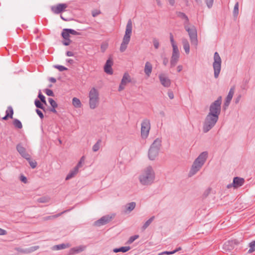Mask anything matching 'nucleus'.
I'll return each mask as SVG.
<instances>
[{
	"label": "nucleus",
	"instance_id": "62",
	"mask_svg": "<svg viewBox=\"0 0 255 255\" xmlns=\"http://www.w3.org/2000/svg\"><path fill=\"white\" fill-rule=\"evenodd\" d=\"M168 1L170 5H173L175 3V0H168Z\"/></svg>",
	"mask_w": 255,
	"mask_h": 255
},
{
	"label": "nucleus",
	"instance_id": "46",
	"mask_svg": "<svg viewBox=\"0 0 255 255\" xmlns=\"http://www.w3.org/2000/svg\"><path fill=\"white\" fill-rule=\"evenodd\" d=\"M65 30L68 31L70 34H72L73 35H77L80 34V33L78 32H77L73 29H72L65 28Z\"/></svg>",
	"mask_w": 255,
	"mask_h": 255
},
{
	"label": "nucleus",
	"instance_id": "2",
	"mask_svg": "<svg viewBox=\"0 0 255 255\" xmlns=\"http://www.w3.org/2000/svg\"><path fill=\"white\" fill-rule=\"evenodd\" d=\"M162 147V141L160 138L155 139L150 145L147 152V157L151 161L155 160L159 155Z\"/></svg>",
	"mask_w": 255,
	"mask_h": 255
},
{
	"label": "nucleus",
	"instance_id": "12",
	"mask_svg": "<svg viewBox=\"0 0 255 255\" xmlns=\"http://www.w3.org/2000/svg\"><path fill=\"white\" fill-rule=\"evenodd\" d=\"M245 182V180L243 178L236 177L233 179V183L229 184L227 185L228 189L233 188L234 189H237L242 186Z\"/></svg>",
	"mask_w": 255,
	"mask_h": 255
},
{
	"label": "nucleus",
	"instance_id": "47",
	"mask_svg": "<svg viewBox=\"0 0 255 255\" xmlns=\"http://www.w3.org/2000/svg\"><path fill=\"white\" fill-rule=\"evenodd\" d=\"M38 97L40 99L41 102H42L43 103H44L45 104H46V101L45 99V97L41 93H39Z\"/></svg>",
	"mask_w": 255,
	"mask_h": 255
},
{
	"label": "nucleus",
	"instance_id": "41",
	"mask_svg": "<svg viewBox=\"0 0 255 255\" xmlns=\"http://www.w3.org/2000/svg\"><path fill=\"white\" fill-rule=\"evenodd\" d=\"M212 190V188L210 187H208L207 188L203 193V196L205 197H207L211 193Z\"/></svg>",
	"mask_w": 255,
	"mask_h": 255
},
{
	"label": "nucleus",
	"instance_id": "52",
	"mask_svg": "<svg viewBox=\"0 0 255 255\" xmlns=\"http://www.w3.org/2000/svg\"><path fill=\"white\" fill-rule=\"evenodd\" d=\"M7 234L6 230L0 228V236H5Z\"/></svg>",
	"mask_w": 255,
	"mask_h": 255
},
{
	"label": "nucleus",
	"instance_id": "27",
	"mask_svg": "<svg viewBox=\"0 0 255 255\" xmlns=\"http://www.w3.org/2000/svg\"><path fill=\"white\" fill-rule=\"evenodd\" d=\"M130 247L128 246L126 247H122L120 248H116L114 249L113 250V252L114 253H118V252H123V253H126L128 251L130 250Z\"/></svg>",
	"mask_w": 255,
	"mask_h": 255
},
{
	"label": "nucleus",
	"instance_id": "63",
	"mask_svg": "<svg viewBox=\"0 0 255 255\" xmlns=\"http://www.w3.org/2000/svg\"><path fill=\"white\" fill-rule=\"evenodd\" d=\"M50 111L53 112V113H56V111L55 110V108H52L51 110H50Z\"/></svg>",
	"mask_w": 255,
	"mask_h": 255
},
{
	"label": "nucleus",
	"instance_id": "5",
	"mask_svg": "<svg viewBox=\"0 0 255 255\" xmlns=\"http://www.w3.org/2000/svg\"><path fill=\"white\" fill-rule=\"evenodd\" d=\"M184 28L187 31L191 44L196 47L198 45L197 33L195 26L189 23L184 24Z\"/></svg>",
	"mask_w": 255,
	"mask_h": 255
},
{
	"label": "nucleus",
	"instance_id": "33",
	"mask_svg": "<svg viewBox=\"0 0 255 255\" xmlns=\"http://www.w3.org/2000/svg\"><path fill=\"white\" fill-rule=\"evenodd\" d=\"M26 160L28 161L30 166L32 168H35L36 167V166H37V162L35 160H32L31 159L30 155L29 156V159H26Z\"/></svg>",
	"mask_w": 255,
	"mask_h": 255
},
{
	"label": "nucleus",
	"instance_id": "3",
	"mask_svg": "<svg viewBox=\"0 0 255 255\" xmlns=\"http://www.w3.org/2000/svg\"><path fill=\"white\" fill-rule=\"evenodd\" d=\"M132 32V21L131 19H129L128 21L125 35L123 37L122 42L120 46V51L122 52H124L128 46V45L130 41V36Z\"/></svg>",
	"mask_w": 255,
	"mask_h": 255
},
{
	"label": "nucleus",
	"instance_id": "50",
	"mask_svg": "<svg viewBox=\"0 0 255 255\" xmlns=\"http://www.w3.org/2000/svg\"><path fill=\"white\" fill-rule=\"evenodd\" d=\"M45 92L49 96H54V93L51 90L46 89Z\"/></svg>",
	"mask_w": 255,
	"mask_h": 255
},
{
	"label": "nucleus",
	"instance_id": "10",
	"mask_svg": "<svg viewBox=\"0 0 255 255\" xmlns=\"http://www.w3.org/2000/svg\"><path fill=\"white\" fill-rule=\"evenodd\" d=\"M114 217V214L104 216L100 219L95 222L94 225L97 227L105 225L111 222Z\"/></svg>",
	"mask_w": 255,
	"mask_h": 255
},
{
	"label": "nucleus",
	"instance_id": "14",
	"mask_svg": "<svg viewBox=\"0 0 255 255\" xmlns=\"http://www.w3.org/2000/svg\"><path fill=\"white\" fill-rule=\"evenodd\" d=\"M67 7L66 3H59L56 5L52 6L51 8L52 11L55 14H59L65 10Z\"/></svg>",
	"mask_w": 255,
	"mask_h": 255
},
{
	"label": "nucleus",
	"instance_id": "22",
	"mask_svg": "<svg viewBox=\"0 0 255 255\" xmlns=\"http://www.w3.org/2000/svg\"><path fill=\"white\" fill-rule=\"evenodd\" d=\"M79 169L77 167H76V166L73 169H72L70 172L69 173L67 174L66 177V180H69L70 179L74 177L77 174V173L79 172Z\"/></svg>",
	"mask_w": 255,
	"mask_h": 255
},
{
	"label": "nucleus",
	"instance_id": "29",
	"mask_svg": "<svg viewBox=\"0 0 255 255\" xmlns=\"http://www.w3.org/2000/svg\"><path fill=\"white\" fill-rule=\"evenodd\" d=\"M50 197L48 196L41 197L37 199V201L41 203H46L50 201Z\"/></svg>",
	"mask_w": 255,
	"mask_h": 255
},
{
	"label": "nucleus",
	"instance_id": "49",
	"mask_svg": "<svg viewBox=\"0 0 255 255\" xmlns=\"http://www.w3.org/2000/svg\"><path fill=\"white\" fill-rule=\"evenodd\" d=\"M206 4L209 8L212 6L214 0H205Z\"/></svg>",
	"mask_w": 255,
	"mask_h": 255
},
{
	"label": "nucleus",
	"instance_id": "37",
	"mask_svg": "<svg viewBox=\"0 0 255 255\" xmlns=\"http://www.w3.org/2000/svg\"><path fill=\"white\" fill-rule=\"evenodd\" d=\"M179 16L182 18L183 19L185 20L184 24L185 23H189V19L188 18V17L183 13H180L179 14Z\"/></svg>",
	"mask_w": 255,
	"mask_h": 255
},
{
	"label": "nucleus",
	"instance_id": "8",
	"mask_svg": "<svg viewBox=\"0 0 255 255\" xmlns=\"http://www.w3.org/2000/svg\"><path fill=\"white\" fill-rule=\"evenodd\" d=\"M221 58L219 53L217 52H216L214 55V62L213 64L214 71V77L215 78H217L218 77L221 71Z\"/></svg>",
	"mask_w": 255,
	"mask_h": 255
},
{
	"label": "nucleus",
	"instance_id": "53",
	"mask_svg": "<svg viewBox=\"0 0 255 255\" xmlns=\"http://www.w3.org/2000/svg\"><path fill=\"white\" fill-rule=\"evenodd\" d=\"M62 214V213H59V214H58L55 215H53V216H49V217H48L46 218V219H47V220H51V219H55V218H57V217H58L59 216H60Z\"/></svg>",
	"mask_w": 255,
	"mask_h": 255
},
{
	"label": "nucleus",
	"instance_id": "24",
	"mask_svg": "<svg viewBox=\"0 0 255 255\" xmlns=\"http://www.w3.org/2000/svg\"><path fill=\"white\" fill-rule=\"evenodd\" d=\"M182 43L185 53L187 54H188L190 52V45L188 40L187 39L183 38L182 40Z\"/></svg>",
	"mask_w": 255,
	"mask_h": 255
},
{
	"label": "nucleus",
	"instance_id": "20",
	"mask_svg": "<svg viewBox=\"0 0 255 255\" xmlns=\"http://www.w3.org/2000/svg\"><path fill=\"white\" fill-rule=\"evenodd\" d=\"M234 92H235V87H233L230 89V91L228 93V95L226 98V101L225 102L224 106L225 107H227L229 105L230 102L233 97Z\"/></svg>",
	"mask_w": 255,
	"mask_h": 255
},
{
	"label": "nucleus",
	"instance_id": "15",
	"mask_svg": "<svg viewBox=\"0 0 255 255\" xmlns=\"http://www.w3.org/2000/svg\"><path fill=\"white\" fill-rule=\"evenodd\" d=\"M16 150L23 158L25 159H29L30 154L26 151L25 148L21 143H19L16 145Z\"/></svg>",
	"mask_w": 255,
	"mask_h": 255
},
{
	"label": "nucleus",
	"instance_id": "44",
	"mask_svg": "<svg viewBox=\"0 0 255 255\" xmlns=\"http://www.w3.org/2000/svg\"><path fill=\"white\" fill-rule=\"evenodd\" d=\"M34 103H35V106H36V107L37 108H40V109H42L43 108L42 104H41V103L38 100L36 99Z\"/></svg>",
	"mask_w": 255,
	"mask_h": 255
},
{
	"label": "nucleus",
	"instance_id": "38",
	"mask_svg": "<svg viewBox=\"0 0 255 255\" xmlns=\"http://www.w3.org/2000/svg\"><path fill=\"white\" fill-rule=\"evenodd\" d=\"M138 238V235H134L133 236L130 237L128 240V241L127 243L128 244H130L132 243H133L136 239H137Z\"/></svg>",
	"mask_w": 255,
	"mask_h": 255
},
{
	"label": "nucleus",
	"instance_id": "31",
	"mask_svg": "<svg viewBox=\"0 0 255 255\" xmlns=\"http://www.w3.org/2000/svg\"><path fill=\"white\" fill-rule=\"evenodd\" d=\"M170 40L173 49H175V48H176V49H178L177 45L176 44V43L174 40L173 36L172 34H170Z\"/></svg>",
	"mask_w": 255,
	"mask_h": 255
},
{
	"label": "nucleus",
	"instance_id": "11",
	"mask_svg": "<svg viewBox=\"0 0 255 255\" xmlns=\"http://www.w3.org/2000/svg\"><path fill=\"white\" fill-rule=\"evenodd\" d=\"M218 118V116L208 113L205 120V126L207 128L214 127L217 122Z\"/></svg>",
	"mask_w": 255,
	"mask_h": 255
},
{
	"label": "nucleus",
	"instance_id": "26",
	"mask_svg": "<svg viewBox=\"0 0 255 255\" xmlns=\"http://www.w3.org/2000/svg\"><path fill=\"white\" fill-rule=\"evenodd\" d=\"M71 246L69 244H62L58 245H55L52 247L53 250H60L69 248Z\"/></svg>",
	"mask_w": 255,
	"mask_h": 255
},
{
	"label": "nucleus",
	"instance_id": "23",
	"mask_svg": "<svg viewBox=\"0 0 255 255\" xmlns=\"http://www.w3.org/2000/svg\"><path fill=\"white\" fill-rule=\"evenodd\" d=\"M6 115L2 118L3 120H6L8 118H12L13 114V110L11 107L9 106L7 108L6 110Z\"/></svg>",
	"mask_w": 255,
	"mask_h": 255
},
{
	"label": "nucleus",
	"instance_id": "25",
	"mask_svg": "<svg viewBox=\"0 0 255 255\" xmlns=\"http://www.w3.org/2000/svg\"><path fill=\"white\" fill-rule=\"evenodd\" d=\"M152 69V66L150 63L149 62H147L145 64L144 67V72L147 77L150 76V73H151Z\"/></svg>",
	"mask_w": 255,
	"mask_h": 255
},
{
	"label": "nucleus",
	"instance_id": "16",
	"mask_svg": "<svg viewBox=\"0 0 255 255\" xmlns=\"http://www.w3.org/2000/svg\"><path fill=\"white\" fill-rule=\"evenodd\" d=\"M179 58V51L178 49H173L172 54L170 60V65L171 67H174L176 64Z\"/></svg>",
	"mask_w": 255,
	"mask_h": 255
},
{
	"label": "nucleus",
	"instance_id": "34",
	"mask_svg": "<svg viewBox=\"0 0 255 255\" xmlns=\"http://www.w3.org/2000/svg\"><path fill=\"white\" fill-rule=\"evenodd\" d=\"M62 36L64 39H70V33L68 31L65 30V29L63 30Z\"/></svg>",
	"mask_w": 255,
	"mask_h": 255
},
{
	"label": "nucleus",
	"instance_id": "35",
	"mask_svg": "<svg viewBox=\"0 0 255 255\" xmlns=\"http://www.w3.org/2000/svg\"><path fill=\"white\" fill-rule=\"evenodd\" d=\"M239 13V2H237L235 4L233 10V14L234 16L236 17L238 15Z\"/></svg>",
	"mask_w": 255,
	"mask_h": 255
},
{
	"label": "nucleus",
	"instance_id": "36",
	"mask_svg": "<svg viewBox=\"0 0 255 255\" xmlns=\"http://www.w3.org/2000/svg\"><path fill=\"white\" fill-rule=\"evenodd\" d=\"M250 249L249 250V252L250 253H253L255 251V240L254 241H252L250 243Z\"/></svg>",
	"mask_w": 255,
	"mask_h": 255
},
{
	"label": "nucleus",
	"instance_id": "28",
	"mask_svg": "<svg viewBox=\"0 0 255 255\" xmlns=\"http://www.w3.org/2000/svg\"><path fill=\"white\" fill-rule=\"evenodd\" d=\"M72 104L75 108H80L82 106V104L80 100L76 97L73 98Z\"/></svg>",
	"mask_w": 255,
	"mask_h": 255
},
{
	"label": "nucleus",
	"instance_id": "56",
	"mask_svg": "<svg viewBox=\"0 0 255 255\" xmlns=\"http://www.w3.org/2000/svg\"><path fill=\"white\" fill-rule=\"evenodd\" d=\"M177 252L176 250H175L173 252H164L163 253L164 254H166V255H171V254H174L175 253H176Z\"/></svg>",
	"mask_w": 255,
	"mask_h": 255
},
{
	"label": "nucleus",
	"instance_id": "51",
	"mask_svg": "<svg viewBox=\"0 0 255 255\" xmlns=\"http://www.w3.org/2000/svg\"><path fill=\"white\" fill-rule=\"evenodd\" d=\"M153 45H154V47H155V48H156V49L158 48L159 43L157 39H153Z\"/></svg>",
	"mask_w": 255,
	"mask_h": 255
},
{
	"label": "nucleus",
	"instance_id": "39",
	"mask_svg": "<svg viewBox=\"0 0 255 255\" xmlns=\"http://www.w3.org/2000/svg\"><path fill=\"white\" fill-rule=\"evenodd\" d=\"M85 160V157L82 156L79 162L78 163L77 165L76 166V167H77L78 169L81 168L82 166L83 163L84 162Z\"/></svg>",
	"mask_w": 255,
	"mask_h": 255
},
{
	"label": "nucleus",
	"instance_id": "21",
	"mask_svg": "<svg viewBox=\"0 0 255 255\" xmlns=\"http://www.w3.org/2000/svg\"><path fill=\"white\" fill-rule=\"evenodd\" d=\"M135 207V202H132L128 203L124 206L123 213L124 214H128L134 209Z\"/></svg>",
	"mask_w": 255,
	"mask_h": 255
},
{
	"label": "nucleus",
	"instance_id": "40",
	"mask_svg": "<svg viewBox=\"0 0 255 255\" xmlns=\"http://www.w3.org/2000/svg\"><path fill=\"white\" fill-rule=\"evenodd\" d=\"M48 101L52 108H56L57 107L56 102L53 99L49 98Z\"/></svg>",
	"mask_w": 255,
	"mask_h": 255
},
{
	"label": "nucleus",
	"instance_id": "43",
	"mask_svg": "<svg viewBox=\"0 0 255 255\" xmlns=\"http://www.w3.org/2000/svg\"><path fill=\"white\" fill-rule=\"evenodd\" d=\"M154 219V217L152 216L149 220H148L144 223V228L147 227L151 224V223L153 221Z\"/></svg>",
	"mask_w": 255,
	"mask_h": 255
},
{
	"label": "nucleus",
	"instance_id": "64",
	"mask_svg": "<svg viewBox=\"0 0 255 255\" xmlns=\"http://www.w3.org/2000/svg\"><path fill=\"white\" fill-rule=\"evenodd\" d=\"M209 131V128H204L203 132L206 133Z\"/></svg>",
	"mask_w": 255,
	"mask_h": 255
},
{
	"label": "nucleus",
	"instance_id": "48",
	"mask_svg": "<svg viewBox=\"0 0 255 255\" xmlns=\"http://www.w3.org/2000/svg\"><path fill=\"white\" fill-rule=\"evenodd\" d=\"M19 179L22 182H23L25 184L27 183V178L25 176H24L23 175H21L20 176Z\"/></svg>",
	"mask_w": 255,
	"mask_h": 255
},
{
	"label": "nucleus",
	"instance_id": "17",
	"mask_svg": "<svg viewBox=\"0 0 255 255\" xmlns=\"http://www.w3.org/2000/svg\"><path fill=\"white\" fill-rule=\"evenodd\" d=\"M159 78L161 84L165 87H169L171 85V81L164 74H160Z\"/></svg>",
	"mask_w": 255,
	"mask_h": 255
},
{
	"label": "nucleus",
	"instance_id": "13",
	"mask_svg": "<svg viewBox=\"0 0 255 255\" xmlns=\"http://www.w3.org/2000/svg\"><path fill=\"white\" fill-rule=\"evenodd\" d=\"M130 82L131 79L130 76L128 73H125L124 74L121 84L119 86L118 89L119 91H122L123 90L127 84L130 83Z\"/></svg>",
	"mask_w": 255,
	"mask_h": 255
},
{
	"label": "nucleus",
	"instance_id": "18",
	"mask_svg": "<svg viewBox=\"0 0 255 255\" xmlns=\"http://www.w3.org/2000/svg\"><path fill=\"white\" fill-rule=\"evenodd\" d=\"M86 249V246L84 245H80L79 246L71 248L69 251V254L70 255H75L77 254H79L84 251H85Z\"/></svg>",
	"mask_w": 255,
	"mask_h": 255
},
{
	"label": "nucleus",
	"instance_id": "59",
	"mask_svg": "<svg viewBox=\"0 0 255 255\" xmlns=\"http://www.w3.org/2000/svg\"><path fill=\"white\" fill-rule=\"evenodd\" d=\"M183 69L182 65H178L177 67V70L178 72H180Z\"/></svg>",
	"mask_w": 255,
	"mask_h": 255
},
{
	"label": "nucleus",
	"instance_id": "6",
	"mask_svg": "<svg viewBox=\"0 0 255 255\" xmlns=\"http://www.w3.org/2000/svg\"><path fill=\"white\" fill-rule=\"evenodd\" d=\"M155 172L151 166H148L144 170V185H151L154 181Z\"/></svg>",
	"mask_w": 255,
	"mask_h": 255
},
{
	"label": "nucleus",
	"instance_id": "58",
	"mask_svg": "<svg viewBox=\"0 0 255 255\" xmlns=\"http://www.w3.org/2000/svg\"><path fill=\"white\" fill-rule=\"evenodd\" d=\"M168 97L170 99H172L174 98L173 93L172 92H169L168 93Z\"/></svg>",
	"mask_w": 255,
	"mask_h": 255
},
{
	"label": "nucleus",
	"instance_id": "45",
	"mask_svg": "<svg viewBox=\"0 0 255 255\" xmlns=\"http://www.w3.org/2000/svg\"><path fill=\"white\" fill-rule=\"evenodd\" d=\"M54 67L57 69H58L60 71H63L65 70H67V68L61 65H55Z\"/></svg>",
	"mask_w": 255,
	"mask_h": 255
},
{
	"label": "nucleus",
	"instance_id": "19",
	"mask_svg": "<svg viewBox=\"0 0 255 255\" xmlns=\"http://www.w3.org/2000/svg\"><path fill=\"white\" fill-rule=\"evenodd\" d=\"M113 61L109 59L107 60L106 63L104 66V71L105 72L108 74L112 75L113 74V70L112 68V66L113 65Z\"/></svg>",
	"mask_w": 255,
	"mask_h": 255
},
{
	"label": "nucleus",
	"instance_id": "61",
	"mask_svg": "<svg viewBox=\"0 0 255 255\" xmlns=\"http://www.w3.org/2000/svg\"><path fill=\"white\" fill-rule=\"evenodd\" d=\"M49 81L52 82V83H55L56 82V80L55 78H53V77H51L50 79H49Z\"/></svg>",
	"mask_w": 255,
	"mask_h": 255
},
{
	"label": "nucleus",
	"instance_id": "1",
	"mask_svg": "<svg viewBox=\"0 0 255 255\" xmlns=\"http://www.w3.org/2000/svg\"><path fill=\"white\" fill-rule=\"evenodd\" d=\"M208 157V151L201 152L193 161L189 171L188 176L191 177L199 172L206 162Z\"/></svg>",
	"mask_w": 255,
	"mask_h": 255
},
{
	"label": "nucleus",
	"instance_id": "42",
	"mask_svg": "<svg viewBox=\"0 0 255 255\" xmlns=\"http://www.w3.org/2000/svg\"><path fill=\"white\" fill-rule=\"evenodd\" d=\"M108 47V44L107 42L102 43L101 45V49L102 52H104L107 49Z\"/></svg>",
	"mask_w": 255,
	"mask_h": 255
},
{
	"label": "nucleus",
	"instance_id": "55",
	"mask_svg": "<svg viewBox=\"0 0 255 255\" xmlns=\"http://www.w3.org/2000/svg\"><path fill=\"white\" fill-rule=\"evenodd\" d=\"M36 111L37 114L40 117L41 119L43 118V114L41 111L37 109Z\"/></svg>",
	"mask_w": 255,
	"mask_h": 255
},
{
	"label": "nucleus",
	"instance_id": "32",
	"mask_svg": "<svg viewBox=\"0 0 255 255\" xmlns=\"http://www.w3.org/2000/svg\"><path fill=\"white\" fill-rule=\"evenodd\" d=\"M13 125L15 128H22V124L20 121L17 119H14L13 121Z\"/></svg>",
	"mask_w": 255,
	"mask_h": 255
},
{
	"label": "nucleus",
	"instance_id": "60",
	"mask_svg": "<svg viewBox=\"0 0 255 255\" xmlns=\"http://www.w3.org/2000/svg\"><path fill=\"white\" fill-rule=\"evenodd\" d=\"M66 55L68 56H73L74 55L73 53L71 51H67L66 52Z\"/></svg>",
	"mask_w": 255,
	"mask_h": 255
},
{
	"label": "nucleus",
	"instance_id": "54",
	"mask_svg": "<svg viewBox=\"0 0 255 255\" xmlns=\"http://www.w3.org/2000/svg\"><path fill=\"white\" fill-rule=\"evenodd\" d=\"M71 42V41L70 39H65V41L63 42V43L64 45L67 46L70 44Z\"/></svg>",
	"mask_w": 255,
	"mask_h": 255
},
{
	"label": "nucleus",
	"instance_id": "9",
	"mask_svg": "<svg viewBox=\"0 0 255 255\" xmlns=\"http://www.w3.org/2000/svg\"><path fill=\"white\" fill-rule=\"evenodd\" d=\"M239 244L240 241L236 239L227 241L223 245L222 250L223 252H229Z\"/></svg>",
	"mask_w": 255,
	"mask_h": 255
},
{
	"label": "nucleus",
	"instance_id": "7",
	"mask_svg": "<svg viewBox=\"0 0 255 255\" xmlns=\"http://www.w3.org/2000/svg\"><path fill=\"white\" fill-rule=\"evenodd\" d=\"M221 103L222 97L220 96L218 98L217 100L211 104L209 108V113L219 117L221 113Z\"/></svg>",
	"mask_w": 255,
	"mask_h": 255
},
{
	"label": "nucleus",
	"instance_id": "30",
	"mask_svg": "<svg viewBox=\"0 0 255 255\" xmlns=\"http://www.w3.org/2000/svg\"><path fill=\"white\" fill-rule=\"evenodd\" d=\"M101 140H99L97 142L93 145L92 150L94 152H96L99 150L101 146Z\"/></svg>",
	"mask_w": 255,
	"mask_h": 255
},
{
	"label": "nucleus",
	"instance_id": "57",
	"mask_svg": "<svg viewBox=\"0 0 255 255\" xmlns=\"http://www.w3.org/2000/svg\"><path fill=\"white\" fill-rule=\"evenodd\" d=\"M99 13H100V11H94L92 12V15L94 17H95V16H97L98 15H99Z\"/></svg>",
	"mask_w": 255,
	"mask_h": 255
},
{
	"label": "nucleus",
	"instance_id": "4",
	"mask_svg": "<svg viewBox=\"0 0 255 255\" xmlns=\"http://www.w3.org/2000/svg\"><path fill=\"white\" fill-rule=\"evenodd\" d=\"M88 97L90 109H95L98 106L100 102V95L98 90L94 87L91 88L89 91Z\"/></svg>",
	"mask_w": 255,
	"mask_h": 255
}]
</instances>
